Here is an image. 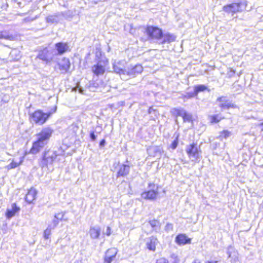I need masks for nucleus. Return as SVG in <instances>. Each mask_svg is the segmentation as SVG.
I'll list each match as a JSON object with an SVG mask.
<instances>
[{
  "label": "nucleus",
  "instance_id": "nucleus-41",
  "mask_svg": "<svg viewBox=\"0 0 263 263\" xmlns=\"http://www.w3.org/2000/svg\"><path fill=\"white\" fill-rule=\"evenodd\" d=\"M105 234L107 236H109L111 234V229L109 227H107Z\"/></svg>",
  "mask_w": 263,
  "mask_h": 263
},
{
  "label": "nucleus",
  "instance_id": "nucleus-27",
  "mask_svg": "<svg viewBox=\"0 0 263 263\" xmlns=\"http://www.w3.org/2000/svg\"><path fill=\"white\" fill-rule=\"evenodd\" d=\"M182 117L184 122H190L192 120V115L187 112L185 110H184Z\"/></svg>",
  "mask_w": 263,
  "mask_h": 263
},
{
  "label": "nucleus",
  "instance_id": "nucleus-49",
  "mask_svg": "<svg viewBox=\"0 0 263 263\" xmlns=\"http://www.w3.org/2000/svg\"><path fill=\"white\" fill-rule=\"evenodd\" d=\"M260 126H261L262 127H261V130L263 131V122L262 123H261L260 124Z\"/></svg>",
  "mask_w": 263,
  "mask_h": 263
},
{
  "label": "nucleus",
  "instance_id": "nucleus-30",
  "mask_svg": "<svg viewBox=\"0 0 263 263\" xmlns=\"http://www.w3.org/2000/svg\"><path fill=\"white\" fill-rule=\"evenodd\" d=\"M12 36L9 35L6 31H0V39H5L8 40H11Z\"/></svg>",
  "mask_w": 263,
  "mask_h": 263
},
{
  "label": "nucleus",
  "instance_id": "nucleus-15",
  "mask_svg": "<svg viewBox=\"0 0 263 263\" xmlns=\"http://www.w3.org/2000/svg\"><path fill=\"white\" fill-rule=\"evenodd\" d=\"M158 241L157 239L154 237L151 236L148 238L146 240V245L147 248L151 250L154 251L156 250V246L158 244Z\"/></svg>",
  "mask_w": 263,
  "mask_h": 263
},
{
  "label": "nucleus",
  "instance_id": "nucleus-14",
  "mask_svg": "<svg viewBox=\"0 0 263 263\" xmlns=\"http://www.w3.org/2000/svg\"><path fill=\"white\" fill-rule=\"evenodd\" d=\"M143 71V67L141 65H136L134 67L127 68L126 78L134 77L135 74L140 73Z\"/></svg>",
  "mask_w": 263,
  "mask_h": 263
},
{
  "label": "nucleus",
  "instance_id": "nucleus-6",
  "mask_svg": "<svg viewBox=\"0 0 263 263\" xmlns=\"http://www.w3.org/2000/svg\"><path fill=\"white\" fill-rule=\"evenodd\" d=\"M50 114L44 113L41 110L35 111L31 116L32 121L40 125L43 124L50 116Z\"/></svg>",
  "mask_w": 263,
  "mask_h": 263
},
{
  "label": "nucleus",
  "instance_id": "nucleus-17",
  "mask_svg": "<svg viewBox=\"0 0 263 263\" xmlns=\"http://www.w3.org/2000/svg\"><path fill=\"white\" fill-rule=\"evenodd\" d=\"M20 210V208L17 207L15 203H13L11 205V209H7L6 216L8 219H10L13 217L15 214L18 212Z\"/></svg>",
  "mask_w": 263,
  "mask_h": 263
},
{
  "label": "nucleus",
  "instance_id": "nucleus-10",
  "mask_svg": "<svg viewBox=\"0 0 263 263\" xmlns=\"http://www.w3.org/2000/svg\"><path fill=\"white\" fill-rule=\"evenodd\" d=\"M53 57L52 52L45 48L39 52L37 58L45 61L46 63H48L53 60Z\"/></svg>",
  "mask_w": 263,
  "mask_h": 263
},
{
  "label": "nucleus",
  "instance_id": "nucleus-28",
  "mask_svg": "<svg viewBox=\"0 0 263 263\" xmlns=\"http://www.w3.org/2000/svg\"><path fill=\"white\" fill-rule=\"evenodd\" d=\"M206 89V87L204 85H197L195 87V93L197 95L199 92L204 91Z\"/></svg>",
  "mask_w": 263,
  "mask_h": 263
},
{
  "label": "nucleus",
  "instance_id": "nucleus-47",
  "mask_svg": "<svg viewBox=\"0 0 263 263\" xmlns=\"http://www.w3.org/2000/svg\"><path fill=\"white\" fill-rule=\"evenodd\" d=\"M230 249H232V248L230 247V248L228 250V254H229V257H231V253L230 252Z\"/></svg>",
  "mask_w": 263,
  "mask_h": 263
},
{
  "label": "nucleus",
  "instance_id": "nucleus-9",
  "mask_svg": "<svg viewBox=\"0 0 263 263\" xmlns=\"http://www.w3.org/2000/svg\"><path fill=\"white\" fill-rule=\"evenodd\" d=\"M149 186H152V189L147 191L143 192L141 194V197L144 199L155 200L158 195V189L157 187H155L154 184H149Z\"/></svg>",
  "mask_w": 263,
  "mask_h": 263
},
{
  "label": "nucleus",
  "instance_id": "nucleus-50",
  "mask_svg": "<svg viewBox=\"0 0 263 263\" xmlns=\"http://www.w3.org/2000/svg\"><path fill=\"white\" fill-rule=\"evenodd\" d=\"M20 57V55L18 54V55H17V57L16 58H15L14 59L16 60H17V59H19Z\"/></svg>",
  "mask_w": 263,
  "mask_h": 263
},
{
  "label": "nucleus",
  "instance_id": "nucleus-42",
  "mask_svg": "<svg viewBox=\"0 0 263 263\" xmlns=\"http://www.w3.org/2000/svg\"><path fill=\"white\" fill-rule=\"evenodd\" d=\"M90 138H91V140H93V141L96 140V137L94 133H91L90 134Z\"/></svg>",
  "mask_w": 263,
  "mask_h": 263
},
{
  "label": "nucleus",
  "instance_id": "nucleus-16",
  "mask_svg": "<svg viewBox=\"0 0 263 263\" xmlns=\"http://www.w3.org/2000/svg\"><path fill=\"white\" fill-rule=\"evenodd\" d=\"M176 40V36L169 33H163L161 37L159 43L164 44L165 43H170L174 42Z\"/></svg>",
  "mask_w": 263,
  "mask_h": 263
},
{
  "label": "nucleus",
  "instance_id": "nucleus-23",
  "mask_svg": "<svg viewBox=\"0 0 263 263\" xmlns=\"http://www.w3.org/2000/svg\"><path fill=\"white\" fill-rule=\"evenodd\" d=\"M55 48L58 53L62 54L68 50L69 46L66 43H58L55 44Z\"/></svg>",
  "mask_w": 263,
  "mask_h": 263
},
{
  "label": "nucleus",
  "instance_id": "nucleus-24",
  "mask_svg": "<svg viewBox=\"0 0 263 263\" xmlns=\"http://www.w3.org/2000/svg\"><path fill=\"white\" fill-rule=\"evenodd\" d=\"M184 110H184L183 109L181 108H174L171 109V112L172 114V115H173L174 116H175L176 117H178V116L182 117Z\"/></svg>",
  "mask_w": 263,
  "mask_h": 263
},
{
  "label": "nucleus",
  "instance_id": "nucleus-11",
  "mask_svg": "<svg viewBox=\"0 0 263 263\" xmlns=\"http://www.w3.org/2000/svg\"><path fill=\"white\" fill-rule=\"evenodd\" d=\"M147 153L150 156L158 157L160 159L163 149L160 146H152L147 149Z\"/></svg>",
  "mask_w": 263,
  "mask_h": 263
},
{
  "label": "nucleus",
  "instance_id": "nucleus-12",
  "mask_svg": "<svg viewBox=\"0 0 263 263\" xmlns=\"http://www.w3.org/2000/svg\"><path fill=\"white\" fill-rule=\"evenodd\" d=\"M59 68L61 73H65L68 72L70 67V63L68 59L63 58L59 63Z\"/></svg>",
  "mask_w": 263,
  "mask_h": 263
},
{
  "label": "nucleus",
  "instance_id": "nucleus-21",
  "mask_svg": "<svg viewBox=\"0 0 263 263\" xmlns=\"http://www.w3.org/2000/svg\"><path fill=\"white\" fill-rule=\"evenodd\" d=\"M129 169L130 167L128 165H121L118 172V176H125L127 175L129 172Z\"/></svg>",
  "mask_w": 263,
  "mask_h": 263
},
{
  "label": "nucleus",
  "instance_id": "nucleus-22",
  "mask_svg": "<svg viewBox=\"0 0 263 263\" xmlns=\"http://www.w3.org/2000/svg\"><path fill=\"white\" fill-rule=\"evenodd\" d=\"M176 241L179 245H185L190 243L191 239L188 238L184 234H179L176 238Z\"/></svg>",
  "mask_w": 263,
  "mask_h": 263
},
{
  "label": "nucleus",
  "instance_id": "nucleus-7",
  "mask_svg": "<svg viewBox=\"0 0 263 263\" xmlns=\"http://www.w3.org/2000/svg\"><path fill=\"white\" fill-rule=\"evenodd\" d=\"M108 62L104 59L99 61L96 65L92 67V71L97 76L103 74L105 71V67L108 65Z\"/></svg>",
  "mask_w": 263,
  "mask_h": 263
},
{
  "label": "nucleus",
  "instance_id": "nucleus-38",
  "mask_svg": "<svg viewBox=\"0 0 263 263\" xmlns=\"http://www.w3.org/2000/svg\"><path fill=\"white\" fill-rule=\"evenodd\" d=\"M64 214L63 213H59L55 215L54 217L56 218L59 221L61 220L64 217Z\"/></svg>",
  "mask_w": 263,
  "mask_h": 263
},
{
  "label": "nucleus",
  "instance_id": "nucleus-39",
  "mask_svg": "<svg viewBox=\"0 0 263 263\" xmlns=\"http://www.w3.org/2000/svg\"><path fill=\"white\" fill-rule=\"evenodd\" d=\"M173 229V226L171 223H167L165 227V230L168 232L172 231Z\"/></svg>",
  "mask_w": 263,
  "mask_h": 263
},
{
  "label": "nucleus",
  "instance_id": "nucleus-3",
  "mask_svg": "<svg viewBox=\"0 0 263 263\" xmlns=\"http://www.w3.org/2000/svg\"><path fill=\"white\" fill-rule=\"evenodd\" d=\"M185 151L191 161L199 162L201 157V150L196 144L192 143L187 145Z\"/></svg>",
  "mask_w": 263,
  "mask_h": 263
},
{
  "label": "nucleus",
  "instance_id": "nucleus-40",
  "mask_svg": "<svg viewBox=\"0 0 263 263\" xmlns=\"http://www.w3.org/2000/svg\"><path fill=\"white\" fill-rule=\"evenodd\" d=\"M195 95H196L195 92L194 93H187V95L184 96V98L189 99V98L194 97Z\"/></svg>",
  "mask_w": 263,
  "mask_h": 263
},
{
  "label": "nucleus",
  "instance_id": "nucleus-32",
  "mask_svg": "<svg viewBox=\"0 0 263 263\" xmlns=\"http://www.w3.org/2000/svg\"><path fill=\"white\" fill-rule=\"evenodd\" d=\"M149 223L151 227L153 228L155 230H156L157 227H159V222L156 220H151L149 221Z\"/></svg>",
  "mask_w": 263,
  "mask_h": 263
},
{
  "label": "nucleus",
  "instance_id": "nucleus-19",
  "mask_svg": "<svg viewBox=\"0 0 263 263\" xmlns=\"http://www.w3.org/2000/svg\"><path fill=\"white\" fill-rule=\"evenodd\" d=\"M101 229L99 227H91L90 228L89 234L91 238L97 239L99 237Z\"/></svg>",
  "mask_w": 263,
  "mask_h": 263
},
{
  "label": "nucleus",
  "instance_id": "nucleus-29",
  "mask_svg": "<svg viewBox=\"0 0 263 263\" xmlns=\"http://www.w3.org/2000/svg\"><path fill=\"white\" fill-rule=\"evenodd\" d=\"M210 121L212 123H217L219 122L222 118L219 115L211 116L209 117Z\"/></svg>",
  "mask_w": 263,
  "mask_h": 263
},
{
  "label": "nucleus",
  "instance_id": "nucleus-5",
  "mask_svg": "<svg viewBox=\"0 0 263 263\" xmlns=\"http://www.w3.org/2000/svg\"><path fill=\"white\" fill-rule=\"evenodd\" d=\"M126 63L125 61H119L115 62L113 64V69L114 71L119 74L121 79L123 80L127 79L126 78L127 68H126L125 65Z\"/></svg>",
  "mask_w": 263,
  "mask_h": 263
},
{
  "label": "nucleus",
  "instance_id": "nucleus-25",
  "mask_svg": "<svg viewBox=\"0 0 263 263\" xmlns=\"http://www.w3.org/2000/svg\"><path fill=\"white\" fill-rule=\"evenodd\" d=\"M47 22L53 23L60 21V17L57 15H50L46 18Z\"/></svg>",
  "mask_w": 263,
  "mask_h": 263
},
{
  "label": "nucleus",
  "instance_id": "nucleus-36",
  "mask_svg": "<svg viewBox=\"0 0 263 263\" xmlns=\"http://www.w3.org/2000/svg\"><path fill=\"white\" fill-rule=\"evenodd\" d=\"M178 140L177 138H176L175 140L173 141V142L172 143V144L170 145V147L172 148L173 149H175L177 145H178Z\"/></svg>",
  "mask_w": 263,
  "mask_h": 263
},
{
  "label": "nucleus",
  "instance_id": "nucleus-26",
  "mask_svg": "<svg viewBox=\"0 0 263 263\" xmlns=\"http://www.w3.org/2000/svg\"><path fill=\"white\" fill-rule=\"evenodd\" d=\"M117 253V250L116 248H111L108 249L105 254V256H110L112 257H115Z\"/></svg>",
  "mask_w": 263,
  "mask_h": 263
},
{
  "label": "nucleus",
  "instance_id": "nucleus-4",
  "mask_svg": "<svg viewBox=\"0 0 263 263\" xmlns=\"http://www.w3.org/2000/svg\"><path fill=\"white\" fill-rule=\"evenodd\" d=\"M58 154L55 151L48 150L44 153L42 160L41 162V166L42 167L51 165L55 160Z\"/></svg>",
  "mask_w": 263,
  "mask_h": 263
},
{
  "label": "nucleus",
  "instance_id": "nucleus-18",
  "mask_svg": "<svg viewBox=\"0 0 263 263\" xmlns=\"http://www.w3.org/2000/svg\"><path fill=\"white\" fill-rule=\"evenodd\" d=\"M24 160V156L21 157L19 161H16L14 159H9V160H11V162L9 164L5 166V168L7 170L15 168L23 163Z\"/></svg>",
  "mask_w": 263,
  "mask_h": 263
},
{
  "label": "nucleus",
  "instance_id": "nucleus-45",
  "mask_svg": "<svg viewBox=\"0 0 263 263\" xmlns=\"http://www.w3.org/2000/svg\"><path fill=\"white\" fill-rule=\"evenodd\" d=\"M17 52L18 51L17 50H14L11 52L10 54L12 56L13 54H16Z\"/></svg>",
  "mask_w": 263,
  "mask_h": 263
},
{
  "label": "nucleus",
  "instance_id": "nucleus-2",
  "mask_svg": "<svg viewBox=\"0 0 263 263\" xmlns=\"http://www.w3.org/2000/svg\"><path fill=\"white\" fill-rule=\"evenodd\" d=\"M247 6V1L243 0L239 2L225 5L223 7L222 10L226 13L233 14L237 12H241L244 11L246 9Z\"/></svg>",
  "mask_w": 263,
  "mask_h": 263
},
{
  "label": "nucleus",
  "instance_id": "nucleus-8",
  "mask_svg": "<svg viewBox=\"0 0 263 263\" xmlns=\"http://www.w3.org/2000/svg\"><path fill=\"white\" fill-rule=\"evenodd\" d=\"M146 31L151 39H156L159 42L160 41L162 35V31L160 29L156 27L148 26L147 27Z\"/></svg>",
  "mask_w": 263,
  "mask_h": 263
},
{
  "label": "nucleus",
  "instance_id": "nucleus-1",
  "mask_svg": "<svg viewBox=\"0 0 263 263\" xmlns=\"http://www.w3.org/2000/svg\"><path fill=\"white\" fill-rule=\"evenodd\" d=\"M53 133V130L49 127L43 128L36 134L37 140L33 143L30 153L32 154L38 153L48 143Z\"/></svg>",
  "mask_w": 263,
  "mask_h": 263
},
{
  "label": "nucleus",
  "instance_id": "nucleus-48",
  "mask_svg": "<svg viewBox=\"0 0 263 263\" xmlns=\"http://www.w3.org/2000/svg\"><path fill=\"white\" fill-rule=\"evenodd\" d=\"M79 91L80 93H83V90H82L81 88H79Z\"/></svg>",
  "mask_w": 263,
  "mask_h": 263
},
{
  "label": "nucleus",
  "instance_id": "nucleus-13",
  "mask_svg": "<svg viewBox=\"0 0 263 263\" xmlns=\"http://www.w3.org/2000/svg\"><path fill=\"white\" fill-rule=\"evenodd\" d=\"M217 101L220 102L219 106L222 110L229 109L230 107H235V106L227 100L226 98L224 97L218 98Z\"/></svg>",
  "mask_w": 263,
  "mask_h": 263
},
{
  "label": "nucleus",
  "instance_id": "nucleus-35",
  "mask_svg": "<svg viewBox=\"0 0 263 263\" xmlns=\"http://www.w3.org/2000/svg\"><path fill=\"white\" fill-rule=\"evenodd\" d=\"M115 257H112L110 256H105V263H111L112 261L114 260Z\"/></svg>",
  "mask_w": 263,
  "mask_h": 263
},
{
  "label": "nucleus",
  "instance_id": "nucleus-34",
  "mask_svg": "<svg viewBox=\"0 0 263 263\" xmlns=\"http://www.w3.org/2000/svg\"><path fill=\"white\" fill-rule=\"evenodd\" d=\"M231 136V132H229L228 130H223L222 132L221 133L220 137H223L224 138H227Z\"/></svg>",
  "mask_w": 263,
  "mask_h": 263
},
{
  "label": "nucleus",
  "instance_id": "nucleus-46",
  "mask_svg": "<svg viewBox=\"0 0 263 263\" xmlns=\"http://www.w3.org/2000/svg\"><path fill=\"white\" fill-rule=\"evenodd\" d=\"M192 263H200V261L198 259H195Z\"/></svg>",
  "mask_w": 263,
  "mask_h": 263
},
{
  "label": "nucleus",
  "instance_id": "nucleus-31",
  "mask_svg": "<svg viewBox=\"0 0 263 263\" xmlns=\"http://www.w3.org/2000/svg\"><path fill=\"white\" fill-rule=\"evenodd\" d=\"M52 229L48 227V228L44 231V237L45 239H48L49 238V236L51 234V231Z\"/></svg>",
  "mask_w": 263,
  "mask_h": 263
},
{
  "label": "nucleus",
  "instance_id": "nucleus-44",
  "mask_svg": "<svg viewBox=\"0 0 263 263\" xmlns=\"http://www.w3.org/2000/svg\"><path fill=\"white\" fill-rule=\"evenodd\" d=\"M218 261L216 260H208L205 262V263H218Z\"/></svg>",
  "mask_w": 263,
  "mask_h": 263
},
{
  "label": "nucleus",
  "instance_id": "nucleus-37",
  "mask_svg": "<svg viewBox=\"0 0 263 263\" xmlns=\"http://www.w3.org/2000/svg\"><path fill=\"white\" fill-rule=\"evenodd\" d=\"M156 263H168V261L167 259L162 257L158 259Z\"/></svg>",
  "mask_w": 263,
  "mask_h": 263
},
{
  "label": "nucleus",
  "instance_id": "nucleus-20",
  "mask_svg": "<svg viewBox=\"0 0 263 263\" xmlns=\"http://www.w3.org/2000/svg\"><path fill=\"white\" fill-rule=\"evenodd\" d=\"M36 195V191L35 189H31L26 194V201L29 203H32L35 200Z\"/></svg>",
  "mask_w": 263,
  "mask_h": 263
},
{
  "label": "nucleus",
  "instance_id": "nucleus-43",
  "mask_svg": "<svg viewBox=\"0 0 263 263\" xmlns=\"http://www.w3.org/2000/svg\"><path fill=\"white\" fill-rule=\"evenodd\" d=\"M105 140L104 139L102 140L100 143V145L101 146H103L104 145H105Z\"/></svg>",
  "mask_w": 263,
  "mask_h": 263
},
{
  "label": "nucleus",
  "instance_id": "nucleus-33",
  "mask_svg": "<svg viewBox=\"0 0 263 263\" xmlns=\"http://www.w3.org/2000/svg\"><path fill=\"white\" fill-rule=\"evenodd\" d=\"M59 223V221L56 218L54 217V219L52 220V222L50 224H49L48 226L49 228L53 229L58 226Z\"/></svg>",
  "mask_w": 263,
  "mask_h": 263
}]
</instances>
